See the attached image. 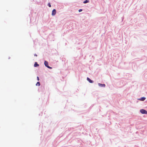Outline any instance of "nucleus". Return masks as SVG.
I'll return each mask as SVG.
<instances>
[{
    "mask_svg": "<svg viewBox=\"0 0 147 147\" xmlns=\"http://www.w3.org/2000/svg\"><path fill=\"white\" fill-rule=\"evenodd\" d=\"M36 86H38L40 85V84L39 82H38L36 84Z\"/></svg>",
    "mask_w": 147,
    "mask_h": 147,
    "instance_id": "1a4fd4ad",
    "label": "nucleus"
},
{
    "mask_svg": "<svg viewBox=\"0 0 147 147\" xmlns=\"http://www.w3.org/2000/svg\"><path fill=\"white\" fill-rule=\"evenodd\" d=\"M82 11V9H80L79 10V12H80Z\"/></svg>",
    "mask_w": 147,
    "mask_h": 147,
    "instance_id": "9b49d317",
    "label": "nucleus"
},
{
    "mask_svg": "<svg viewBox=\"0 0 147 147\" xmlns=\"http://www.w3.org/2000/svg\"><path fill=\"white\" fill-rule=\"evenodd\" d=\"M89 2V1L88 0H86L83 2V3H88Z\"/></svg>",
    "mask_w": 147,
    "mask_h": 147,
    "instance_id": "6e6552de",
    "label": "nucleus"
},
{
    "mask_svg": "<svg viewBox=\"0 0 147 147\" xmlns=\"http://www.w3.org/2000/svg\"><path fill=\"white\" fill-rule=\"evenodd\" d=\"M39 66V65L36 62L34 64V67H38Z\"/></svg>",
    "mask_w": 147,
    "mask_h": 147,
    "instance_id": "0eeeda50",
    "label": "nucleus"
},
{
    "mask_svg": "<svg viewBox=\"0 0 147 147\" xmlns=\"http://www.w3.org/2000/svg\"><path fill=\"white\" fill-rule=\"evenodd\" d=\"M98 85L101 87H105V85L104 84H101L100 83L98 84Z\"/></svg>",
    "mask_w": 147,
    "mask_h": 147,
    "instance_id": "20e7f679",
    "label": "nucleus"
},
{
    "mask_svg": "<svg viewBox=\"0 0 147 147\" xmlns=\"http://www.w3.org/2000/svg\"><path fill=\"white\" fill-rule=\"evenodd\" d=\"M34 55V56H35L36 57L37 56V55L36 54H35Z\"/></svg>",
    "mask_w": 147,
    "mask_h": 147,
    "instance_id": "ddd939ff",
    "label": "nucleus"
},
{
    "mask_svg": "<svg viewBox=\"0 0 147 147\" xmlns=\"http://www.w3.org/2000/svg\"><path fill=\"white\" fill-rule=\"evenodd\" d=\"M56 13V11L55 9H53L52 11V16L55 15Z\"/></svg>",
    "mask_w": 147,
    "mask_h": 147,
    "instance_id": "7ed1b4c3",
    "label": "nucleus"
},
{
    "mask_svg": "<svg viewBox=\"0 0 147 147\" xmlns=\"http://www.w3.org/2000/svg\"><path fill=\"white\" fill-rule=\"evenodd\" d=\"M146 98L144 97H142L141 98H140L139 99V100H140L141 101H143Z\"/></svg>",
    "mask_w": 147,
    "mask_h": 147,
    "instance_id": "423d86ee",
    "label": "nucleus"
},
{
    "mask_svg": "<svg viewBox=\"0 0 147 147\" xmlns=\"http://www.w3.org/2000/svg\"><path fill=\"white\" fill-rule=\"evenodd\" d=\"M37 80L38 81H39V77H37Z\"/></svg>",
    "mask_w": 147,
    "mask_h": 147,
    "instance_id": "f8f14e48",
    "label": "nucleus"
},
{
    "mask_svg": "<svg viewBox=\"0 0 147 147\" xmlns=\"http://www.w3.org/2000/svg\"><path fill=\"white\" fill-rule=\"evenodd\" d=\"M48 5L49 7H51V4L50 3H48Z\"/></svg>",
    "mask_w": 147,
    "mask_h": 147,
    "instance_id": "9d476101",
    "label": "nucleus"
},
{
    "mask_svg": "<svg viewBox=\"0 0 147 147\" xmlns=\"http://www.w3.org/2000/svg\"><path fill=\"white\" fill-rule=\"evenodd\" d=\"M44 64H45V65L46 67H47V68H49L50 69H51L52 68V67H50L48 65V63L47 61H45Z\"/></svg>",
    "mask_w": 147,
    "mask_h": 147,
    "instance_id": "f257e3e1",
    "label": "nucleus"
},
{
    "mask_svg": "<svg viewBox=\"0 0 147 147\" xmlns=\"http://www.w3.org/2000/svg\"><path fill=\"white\" fill-rule=\"evenodd\" d=\"M87 80H88V81L89 82H90V83H92L93 82V81H92V80H91L89 78H87Z\"/></svg>",
    "mask_w": 147,
    "mask_h": 147,
    "instance_id": "39448f33",
    "label": "nucleus"
},
{
    "mask_svg": "<svg viewBox=\"0 0 147 147\" xmlns=\"http://www.w3.org/2000/svg\"><path fill=\"white\" fill-rule=\"evenodd\" d=\"M140 112L142 114H147V111L144 109H141Z\"/></svg>",
    "mask_w": 147,
    "mask_h": 147,
    "instance_id": "f03ea898",
    "label": "nucleus"
}]
</instances>
